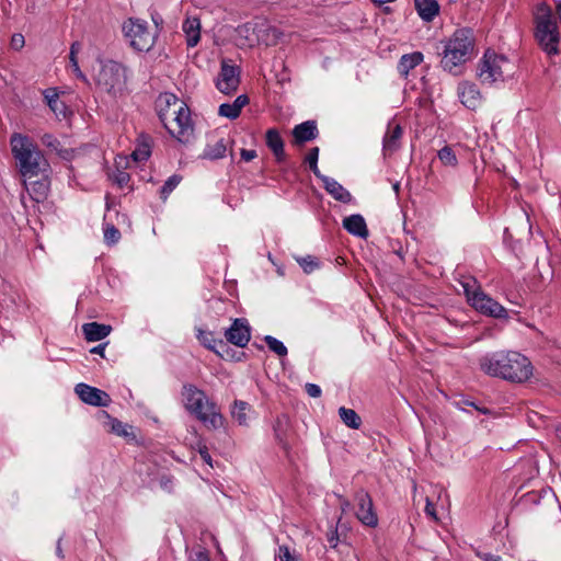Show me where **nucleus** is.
<instances>
[{"label":"nucleus","instance_id":"f257e3e1","mask_svg":"<svg viewBox=\"0 0 561 561\" xmlns=\"http://www.w3.org/2000/svg\"><path fill=\"white\" fill-rule=\"evenodd\" d=\"M480 369L491 377L511 382H525L533 376L530 360L516 351H496L483 355L479 360Z\"/></svg>","mask_w":561,"mask_h":561},{"label":"nucleus","instance_id":"f03ea898","mask_svg":"<svg viewBox=\"0 0 561 561\" xmlns=\"http://www.w3.org/2000/svg\"><path fill=\"white\" fill-rule=\"evenodd\" d=\"M156 107L168 131L181 142L190 141L194 127L188 106L175 94L165 92L158 96Z\"/></svg>","mask_w":561,"mask_h":561},{"label":"nucleus","instance_id":"7ed1b4c3","mask_svg":"<svg viewBox=\"0 0 561 561\" xmlns=\"http://www.w3.org/2000/svg\"><path fill=\"white\" fill-rule=\"evenodd\" d=\"M11 146L24 179L31 180L38 175L45 176L49 167L48 162L30 138L22 135H13Z\"/></svg>","mask_w":561,"mask_h":561},{"label":"nucleus","instance_id":"20e7f679","mask_svg":"<svg viewBox=\"0 0 561 561\" xmlns=\"http://www.w3.org/2000/svg\"><path fill=\"white\" fill-rule=\"evenodd\" d=\"M516 64L503 54L488 49L480 59L477 76L484 85H500L513 79Z\"/></svg>","mask_w":561,"mask_h":561},{"label":"nucleus","instance_id":"39448f33","mask_svg":"<svg viewBox=\"0 0 561 561\" xmlns=\"http://www.w3.org/2000/svg\"><path fill=\"white\" fill-rule=\"evenodd\" d=\"M535 38L548 55L559 54V27L551 8L546 2H539L534 8Z\"/></svg>","mask_w":561,"mask_h":561},{"label":"nucleus","instance_id":"423d86ee","mask_svg":"<svg viewBox=\"0 0 561 561\" xmlns=\"http://www.w3.org/2000/svg\"><path fill=\"white\" fill-rule=\"evenodd\" d=\"M182 400L185 409L206 425L218 428L222 425V415L217 412L216 404L206 393L194 385H184Z\"/></svg>","mask_w":561,"mask_h":561},{"label":"nucleus","instance_id":"0eeeda50","mask_svg":"<svg viewBox=\"0 0 561 561\" xmlns=\"http://www.w3.org/2000/svg\"><path fill=\"white\" fill-rule=\"evenodd\" d=\"M474 39L468 28L457 30L446 43L440 60L444 70L457 72V68L465 64L473 50Z\"/></svg>","mask_w":561,"mask_h":561},{"label":"nucleus","instance_id":"6e6552de","mask_svg":"<svg viewBox=\"0 0 561 561\" xmlns=\"http://www.w3.org/2000/svg\"><path fill=\"white\" fill-rule=\"evenodd\" d=\"M95 81L101 91L114 99L121 98L127 89V70L117 61L100 60Z\"/></svg>","mask_w":561,"mask_h":561},{"label":"nucleus","instance_id":"1a4fd4ad","mask_svg":"<svg viewBox=\"0 0 561 561\" xmlns=\"http://www.w3.org/2000/svg\"><path fill=\"white\" fill-rule=\"evenodd\" d=\"M468 302L479 312L493 318H507V310L484 294L474 278H465L460 282Z\"/></svg>","mask_w":561,"mask_h":561},{"label":"nucleus","instance_id":"9d476101","mask_svg":"<svg viewBox=\"0 0 561 561\" xmlns=\"http://www.w3.org/2000/svg\"><path fill=\"white\" fill-rule=\"evenodd\" d=\"M123 33L135 50L148 51L154 44V35L149 31L147 22L139 19L124 22Z\"/></svg>","mask_w":561,"mask_h":561},{"label":"nucleus","instance_id":"9b49d317","mask_svg":"<svg viewBox=\"0 0 561 561\" xmlns=\"http://www.w3.org/2000/svg\"><path fill=\"white\" fill-rule=\"evenodd\" d=\"M240 83V69L232 65L230 60L222 59L220 72L216 81L217 89L225 93L230 94L234 92Z\"/></svg>","mask_w":561,"mask_h":561},{"label":"nucleus","instance_id":"f8f14e48","mask_svg":"<svg viewBox=\"0 0 561 561\" xmlns=\"http://www.w3.org/2000/svg\"><path fill=\"white\" fill-rule=\"evenodd\" d=\"M354 501L357 506V519L367 527H377L378 516L374 510V504L370 495L366 491L359 490L358 492H356Z\"/></svg>","mask_w":561,"mask_h":561},{"label":"nucleus","instance_id":"ddd939ff","mask_svg":"<svg viewBox=\"0 0 561 561\" xmlns=\"http://www.w3.org/2000/svg\"><path fill=\"white\" fill-rule=\"evenodd\" d=\"M225 336L228 342L239 347H244L251 339V329L244 318L234 319L232 324L226 330Z\"/></svg>","mask_w":561,"mask_h":561},{"label":"nucleus","instance_id":"4468645a","mask_svg":"<svg viewBox=\"0 0 561 561\" xmlns=\"http://www.w3.org/2000/svg\"><path fill=\"white\" fill-rule=\"evenodd\" d=\"M75 391L84 403L90 405L106 407L111 402V398L105 391L87 383H78Z\"/></svg>","mask_w":561,"mask_h":561},{"label":"nucleus","instance_id":"2eb2a0df","mask_svg":"<svg viewBox=\"0 0 561 561\" xmlns=\"http://www.w3.org/2000/svg\"><path fill=\"white\" fill-rule=\"evenodd\" d=\"M257 19L239 25L234 30V41L240 48H251L259 44Z\"/></svg>","mask_w":561,"mask_h":561},{"label":"nucleus","instance_id":"dca6fc26","mask_svg":"<svg viewBox=\"0 0 561 561\" xmlns=\"http://www.w3.org/2000/svg\"><path fill=\"white\" fill-rule=\"evenodd\" d=\"M402 135L403 129L400 124L394 119L390 121L382 139V152L385 156H391L400 148Z\"/></svg>","mask_w":561,"mask_h":561},{"label":"nucleus","instance_id":"f3484780","mask_svg":"<svg viewBox=\"0 0 561 561\" xmlns=\"http://www.w3.org/2000/svg\"><path fill=\"white\" fill-rule=\"evenodd\" d=\"M460 102L469 110H476L481 104V93L472 82H461L457 89Z\"/></svg>","mask_w":561,"mask_h":561},{"label":"nucleus","instance_id":"a211bd4d","mask_svg":"<svg viewBox=\"0 0 561 561\" xmlns=\"http://www.w3.org/2000/svg\"><path fill=\"white\" fill-rule=\"evenodd\" d=\"M257 37L259 44H264L266 46L276 45L282 36V33L278 28L272 26L266 20L257 19Z\"/></svg>","mask_w":561,"mask_h":561},{"label":"nucleus","instance_id":"6ab92c4d","mask_svg":"<svg viewBox=\"0 0 561 561\" xmlns=\"http://www.w3.org/2000/svg\"><path fill=\"white\" fill-rule=\"evenodd\" d=\"M229 139L224 137L210 138L203 151L202 158L208 160L222 159L228 150Z\"/></svg>","mask_w":561,"mask_h":561},{"label":"nucleus","instance_id":"aec40b11","mask_svg":"<svg viewBox=\"0 0 561 561\" xmlns=\"http://www.w3.org/2000/svg\"><path fill=\"white\" fill-rule=\"evenodd\" d=\"M325 191L336 201L347 204L352 202L351 193L333 178L323 175L320 178Z\"/></svg>","mask_w":561,"mask_h":561},{"label":"nucleus","instance_id":"412c9836","mask_svg":"<svg viewBox=\"0 0 561 561\" xmlns=\"http://www.w3.org/2000/svg\"><path fill=\"white\" fill-rule=\"evenodd\" d=\"M182 31L188 47H195L199 43L201 21L197 16H187L182 24Z\"/></svg>","mask_w":561,"mask_h":561},{"label":"nucleus","instance_id":"4be33fe9","mask_svg":"<svg viewBox=\"0 0 561 561\" xmlns=\"http://www.w3.org/2000/svg\"><path fill=\"white\" fill-rule=\"evenodd\" d=\"M343 228L351 234L366 239L368 229L366 221L362 215H351L343 219Z\"/></svg>","mask_w":561,"mask_h":561},{"label":"nucleus","instance_id":"5701e85b","mask_svg":"<svg viewBox=\"0 0 561 561\" xmlns=\"http://www.w3.org/2000/svg\"><path fill=\"white\" fill-rule=\"evenodd\" d=\"M112 331V327L98 322H89L82 325V332L87 341L98 342L105 339Z\"/></svg>","mask_w":561,"mask_h":561},{"label":"nucleus","instance_id":"b1692460","mask_svg":"<svg viewBox=\"0 0 561 561\" xmlns=\"http://www.w3.org/2000/svg\"><path fill=\"white\" fill-rule=\"evenodd\" d=\"M293 136L297 144H302L316 139L318 136L316 122L307 121L295 126L293 129Z\"/></svg>","mask_w":561,"mask_h":561},{"label":"nucleus","instance_id":"393cba45","mask_svg":"<svg viewBox=\"0 0 561 561\" xmlns=\"http://www.w3.org/2000/svg\"><path fill=\"white\" fill-rule=\"evenodd\" d=\"M44 98L51 110V112L58 117V118H66L68 115V107L66 103L60 100L59 94L56 92L55 89H47L44 91Z\"/></svg>","mask_w":561,"mask_h":561},{"label":"nucleus","instance_id":"a878e982","mask_svg":"<svg viewBox=\"0 0 561 561\" xmlns=\"http://www.w3.org/2000/svg\"><path fill=\"white\" fill-rule=\"evenodd\" d=\"M249 99L247 95H239L232 103H224L219 106L218 113L220 116L229 119H236L241 110L248 104Z\"/></svg>","mask_w":561,"mask_h":561},{"label":"nucleus","instance_id":"bb28decb","mask_svg":"<svg viewBox=\"0 0 561 561\" xmlns=\"http://www.w3.org/2000/svg\"><path fill=\"white\" fill-rule=\"evenodd\" d=\"M266 145L272 150L277 161L284 160V141L277 129L271 128L266 131Z\"/></svg>","mask_w":561,"mask_h":561},{"label":"nucleus","instance_id":"cd10ccee","mask_svg":"<svg viewBox=\"0 0 561 561\" xmlns=\"http://www.w3.org/2000/svg\"><path fill=\"white\" fill-rule=\"evenodd\" d=\"M424 59V56L420 51H413L411 54L403 55L398 62L399 73L407 78L409 72L419 66Z\"/></svg>","mask_w":561,"mask_h":561},{"label":"nucleus","instance_id":"c85d7f7f","mask_svg":"<svg viewBox=\"0 0 561 561\" xmlns=\"http://www.w3.org/2000/svg\"><path fill=\"white\" fill-rule=\"evenodd\" d=\"M419 15L426 22H431L439 12L436 0H414Z\"/></svg>","mask_w":561,"mask_h":561},{"label":"nucleus","instance_id":"c756f323","mask_svg":"<svg viewBox=\"0 0 561 561\" xmlns=\"http://www.w3.org/2000/svg\"><path fill=\"white\" fill-rule=\"evenodd\" d=\"M28 180L25 179L24 185L30 193L31 197L35 202H42L46 198L47 192H48V182L45 179H42L39 181L34 182H27Z\"/></svg>","mask_w":561,"mask_h":561},{"label":"nucleus","instance_id":"7c9ffc66","mask_svg":"<svg viewBox=\"0 0 561 561\" xmlns=\"http://www.w3.org/2000/svg\"><path fill=\"white\" fill-rule=\"evenodd\" d=\"M151 154L150 137L141 135L138 138L137 146L131 152V158L135 162H144L149 159Z\"/></svg>","mask_w":561,"mask_h":561},{"label":"nucleus","instance_id":"2f4dec72","mask_svg":"<svg viewBox=\"0 0 561 561\" xmlns=\"http://www.w3.org/2000/svg\"><path fill=\"white\" fill-rule=\"evenodd\" d=\"M196 337L201 342V344H203L205 347H207L210 351H214L217 354H219L218 346H224V342L221 340H216L214 333L209 331L197 329Z\"/></svg>","mask_w":561,"mask_h":561},{"label":"nucleus","instance_id":"473e14b6","mask_svg":"<svg viewBox=\"0 0 561 561\" xmlns=\"http://www.w3.org/2000/svg\"><path fill=\"white\" fill-rule=\"evenodd\" d=\"M339 415L342 422L350 428L358 430L362 425V420L355 410L341 407Z\"/></svg>","mask_w":561,"mask_h":561},{"label":"nucleus","instance_id":"72a5a7b5","mask_svg":"<svg viewBox=\"0 0 561 561\" xmlns=\"http://www.w3.org/2000/svg\"><path fill=\"white\" fill-rule=\"evenodd\" d=\"M251 407L241 400H236L231 410L232 417L238 422L239 425H248V412Z\"/></svg>","mask_w":561,"mask_h":561},{"label":"nucleus","instance_id":"f704fd0d","mask_svg":"<svg viewBox=\"0 0 561 561\" xmlns=\"http://www.w3.org/2000/svg\"><path fill=\"white\" fill-rule=\"evenodd\" d=\"M107 419H108V426L111 428V432L116 434L117 436H122V437H134L133 433H131V430L133 427L128 424H125L121 421H118L117 419H113V417H110L107 415Z\"/></svg>","mask_w":561,"mask_h":561},{"label":"nucleus","instance_id":"c9c22d12","mask_svg":"<svg viewBox=\"0 0 561 561\" xmlns=\"http://www.w3.org/2000/svg\"><path fill=\"white\" fill-rule=\"evenodd\" d=\"M437 157L445 167L454 168L458 164L456 152L449 146H445L440 150H438Z\"/></svg>","mask_w":561,"mask_h":561},{"label":"nucleus","instance_id":"e433bc0d","mask_svg":"<svg viewBox=\"0 0 561 561\" xmlns=\"http://www.w3.org/2000/svg\"><path fill=\"white\" fill-rule=\"evenodd\" d=\"M318 158H319V148L318 147H313L311 148L307 156L305 157V162L308 163L310 170L313 172V174L320 179L321 176H323V174L320 172L319 168H318Z\"/></svg>","mask_w":561,"mask_h":561},{"label":"nucleus","instance_id":"4c0bfd02","mask_svg":"<svg viewBox=\"0 0 561 561\" xmlns=\"http://www.w3.org/2000/svg\"><path fill=\"white\" fill-rule=\"evenodd\" d=\"M181 180L180 175L173 174L164 182L160 190V196L163 201L169 197L173 190L180 184Z\"/></svg>","mask_w":561,"mask_h":561},{"label":"nucleus","instance_id":"58836bf2","mask_svg":"<svg viewBox=\"0 0 561 561\" xmlns=\"http://www.w3.org/2000/svg\"><path fill=\"white\" fill-rule=\"evenodd\" d=\"M265 343L267 344L268 348L277 354L278 356H286L287 355V347L284 345V343L279 340H277L274 336L266 335L264 337Z\"/></svg>","mask_w":561,"mask_h":561},{"label":"nucleus","instance_id":"ea45409f","mask_svg":"<svg viewBox=\"0 0 561 561\" xmlns=\"http://www.w3.org/2000/svg\"><path fill=\"white\" fill-rule=\"evenodd\" d=\"M275 561H300V558L295 552H291L287 546H279L275 554Z\"/></svg>","mask_w":561,"mask_h":561},{"label":"nucleus","instance_id":"a19ab883","mask_svg":"<svg viewBox=\"0 0 561 561\" xmlns=\"http://www.w3.org/2000/svg\"><path fill=\"white\" fill-rule=\"evenodd\" d=\"M121 239V232L113 225H105L104 240L107 244H115Z\"/></svg>","mask_w":561,"mask_h":561},{"label":"nucleus","instance_id":"79ce46f5","mask_svg":"<svg viewBox=\"0 0 561 561\" xmlns=\"http://www.w3.org/2000/svg\"><path fill=\"white\" fill-rule=\"evenodd\" d=\"M190 561H210L208 551L203 548L202 546L194 547L190 554H188Z\"/></svg>","mask_w":561,"mask_h":561},{"label":"nucleus","instance_id":"37998d69","mask_svg":"<svg viewBox=\"0 0 561 561\" xmlns=\"http://www.w3.org/2000/svg\"><path fill=\"white\" fill-rule=\"evenodd\" d=\"M297 262L307 274L312 273L318 267L316 259L311 255L298 257Z\"/></svg>","mask_w":561,"mask_h":561},{"label":"nucleus","instance_id":"c03bdc74","mask_svg":"<svg viewBox=\"0 0 561 561\" xmlns=\"http://www.w3.org/2000/svg\"><path fill=\"white\" fill-rule=\"evenodd\" d=\"M159 485L162 490L171 492L174 486V478L169 474H163L159 478Z\"/></svg>","mask_w":561,"mask_h":561},{"label":"nucleus","instance_id":"a18cd8bd","mask_svg":"<svg viewBox=\"0 0 561 561\" xmlns=\"http://www.w3.org/2000/svg\"><path fill=\"white\" fill-rule=\"evenodd\" d=\"M25 44L24 36L22 34H14L11 38V46L15 50H20Z\"/></svg>","mask_w":561,"mask_h":561},{"label":"nucleus","instance_id":"49530a36","mask_svg":"<svg viewBox=\"0 0 561 561\" xmlns=\"http://www.w3.org/2000/svg\"><path fill=\"white\" fill-rule=\"evenodd\" d=\"M305 388L311 398H319L321 396V388L316 383H306Z\"/></svg>","mask_w":561,"mask_h":561},{"label":"nucleus","instance_id":"de8ad7c7","mask_svg":"<svg viewBox=\"0 0 561 561\" xmlns=\"http://www.w3.org/2000/svg\"><path fill=\"white\" fill-rule=\"evenodd\" d=\"M115 182L121 186H125L129 182V174L126 172L119 171L115 176Z\"/></svg>","mask_w":561,"mask_h":561},{"label":"nucleus","instance_id":"09e8293b","mask_svg":"<svg viewBox=\"0 0 561 561\" xmlns=\"http://www.w3.org/2000/svg\"><path fill=\"white\" fill-rule=\"evenodd\" d=\"M240 154H241V159L245 162L252 161L257 156L255 150H249V149H242Z\"/></svg>","mask_w":561,"mask_h":561},{"label":"nucleus","instance_id":"8fccbe9b","mask_svg":"<svg viewBox=\"0 0 561 561\" xmlns=\"http://www.w3.org/2000/svg\"><path fill=\"white\" fill-rule=\"evenodd\" d=\"M198 453H199V456L201 458L207 463L209 465L210 467L213 466L211 463V457H210V454L208 453V449L206 446H201L199 449H198Z\"/></svg>","mask_w":561,"mask_h":561},{"label":"nucleus","instance_id":"3c124183","mask_svg":"<svg viewBox=\"0 0 561 561\" xmlns=\"http://www.w3.org/2000/svg\"><path fill=\"white\" fill-rule=\"evenodd\" d=\"M425 513L434 520H437L435 506L428 499H426Z\"/></svg>","mask_w":561,"mask_h":561},{"label":"nucleus","instance_id":"603ef678","mask_svg":"<svg viewBox=\"0 0 561 561\" xmlns=\"http://www.w3.org/2000/svg\"><path fill=\"white\" fill-rule=\"evenodd\" d=\"M43 144L48 147L56 148L58 145V140L53 135L47 134V135H44V137H43Z\"/></svg>","mask_w":561,"mask_h":561},{"label":"nucleus","instance_id":"864d4df0","mask_svg":"<svg viewBox=\"0 0 561 561\" xmlns=\"http://www.w3.org/2000/svg\"><path fill=\"white\" fill-rule=\"evenodd\" d=\"M286 423H287V419L285 416L278 417L277 421H276V425L274 427L276 438L279 439L280 442L283 440V438H282L280 433H279V427L283 424H286Z\"/></svg>","mask_w":561,"mask_h":561},{"label":"nucleus","instance_id":"5fc2aeb1","mask_svg":"<svg viewBox=\"0 0 561 561\" xmlns=\"http://www.w3.org/2000/svg\"><path fill=\"white\" fill-rule=\"evenodd\" d=\"M106 345H107V343L99 344V345L92 347L90 352L92 354H98V355H101L102 357H104Z\"/></svg>","mask_w":561,"mask_h":561},{"label":"nucleus","instance_id":"6e6d98bb","mask_svg":"<svg viewBox=\"0 0 561 561\" xmlns=\"http://www.w3.org/2000/svg\"><path fill=\"white\" fill-rule=\"evenodd\" d=\"M480 558L484 561H502V558L492 553L480 554Z\"/></svg>","mask_w":561,"mask_h":561},{"label":"nucleus","instance_id":"4d7b16f0","mask_svg":"<svg viewBox=\"0 0 561 561\" xmlns=\"http://www.w3.org/2000/svg\"><path fill=\"white\" fill-rule=\"evenodd\" d=\"M340 505H341V510L343 513H345L350 507H351V503L350 501H347L346 499H340Z\"/></svg>","mask_w":561,"mask_h":561},{"label":"nucleus","instance_id":"13d9d810","mask_svg":"<svg viewBox=\"0 0 561 561\" xmlns=\"http://www.w3.org/2000/svg\"><path fill=\"white\" fill-rule=\"evenodd\" d=\"M81 45L79 43H73L70 47V55L77 56V54L80 51Z\"/></svg>","mask_w":561,"mask_h":561},{"label":"nucleus","instance_id":"bf43d9fd","mask_svg":"<svg viewBox=\"0 0 561 561\" xmlns=\"http://www.w3.org/2000/svg\"><path fill=\"white\" fill-rule=\"evenodd\" d=\"M73 72L76 73V76L80 79H82L83 81L87 80L85 76L82 73V71L80 70V67L79 65H77V67H71Z\"/></svg>","mask_w":561,"mask_h":561},{"label":"nucleus","instance_id":"052dcab7","mask_svg":"<svg viewBox=\"0 0 561 561\" xmlns=\"http://www.w3.org/2000/svg\"><path fill=\"white\" fill-rule=\"evenodd\" d=\"M56 554H57L58 558H64V552H62V549H61V538H59L58 541H57Z\"/></svg>","mask_w":561,"mask_h":561},{"label":"nucleus","instance_id":"680f3d73","mask_svg":"<svg viewBox=\"0 0 561 561\" xmlns=\"http://www.w3.org/2000/svg\"><path fill=\"white\" fill-rule=\"evenodd\" d=\"M69 60H70V65H71V67H77V65H79V64H78L77 56L69 55Z\"/></svg>","mask_w":561,"mask_h":561},{"label":"nucleus","instance_id":"e2e57ef3","mask_svg":"<svg viewBox=\"0 0 561 561\" xmlns=\"http://www.w3.org/2000/svg\"><path fill=\"white\" fill-rule=\"evenodd\" d=\"M466 404H468V405H471V407L476 408L477 410L481 411L482 413H486V411H485V410H481V409H479V408H478L473 402L466 401Z\"/></svg>","mask_w":561,"mask_h":561},{"label":"nucleus","instance_id":"0e129e2a","mask_svg":"<svg viewBox=\"0 0 561 561\" xmlns=\"http://www.w3.org/2000/svg\"><path fill=\"white\" fill-rule=\"evenodd\" d=\"M209 537H210V539L215 542V545H216V547H217L218 551L220 552V548H219V543H218L217 539H216L213 535H209Z\"/></svg>","mask_w":561,"mask_h":561},{"label":"nucleus","instance_id":"69168bd1","mask_svg":"<svg viewBox=\"0 0 561 561\" xmlns=\"http://www.w3.org/2000/svg\"><path fill=\"white\" fill-rule=\"evenodd\" d=\"M557 11H558L559 20L561 22V1L559 2L558 7H557Z\"/></svg>","mask_w":561,"mask_h":561}]
</instances>
